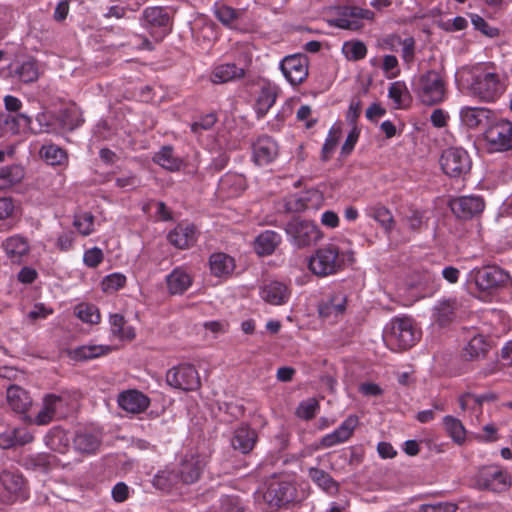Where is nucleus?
Instances as JSON below:
<instances>
[{"label": "nucleus", "instance_id": "4", "mask_svg": "<svg viewBox=\"0 0 512 512\" xmlns=\"http://www.w3.org/2000/svg\"><path fill=\"white\" fill-rule=\"evenodd\" d=\"M472 90L484 101H494L503 91L494 63H483L475 67Z\"/></svg>", "mask_w": 512, "mask_h": 512}, {"label": "nucleus", "instance_id": "40", "mask_svg": "<svg viewBox=\"0 0 512 512\" xmlns=\"http://www.w3.org/2000/svg\"><path fill=\"white\" fill-rule=\"evenodd\" d=\"M100 439L93 433L86 430L76 432L73 445L76 451L82 454H93L100 446Z\"/></svg>", "mask_w": 512, "mask_h": 512}, {"label": "nucleus", "instance_id": "46", "mask_svg": "<svg viewBox=\"0 0 512 512\" xmlns=\"http://www.w3.org/2000/svg\"><path fill=\"white\" fill-rule=\"evenodd\" d=\"M40 156L52 166L63 165L67 161V153L61 147L49 144L43 145L39 151Z\"/></svg>", "mask_w": 512, "mask_h": 512}, {"label": "nucleus", "instance_id": "33", "mask_svg": "<svg viewBox=\"0 0 512 512\" xmlns=\"http://www.w3.org/2000/svg\"><path fill=\"white\" fill-rule=\"evenodd\" d=\"M180 484L176 468L168 466L159 470L152 479L153 487L166 494L178 489Z\"/></svg>", "mask_w": 512, "mask_h": 512}, {"label": "nucleus", "instance_id": "44", "mask_svg": "<svg viewBox=\"0 0 512 512\" xmlns=\"http://www.w3.org/2000/svg\"><path fill=\"white\" fill-rule=\"evenodd\" d=\"M111 325V333L113 336L121 339L131 341L136 337L135 329L132 326H127L126 319L122 314H111L109 318Z\"/></svg>", "mask_w": 512, "mask_h": 512}, {"label": "nucleus", "instance_id": "27", "mask_svg": "<svg viewBox=\"0 0 512 512\" xmlns=\"http://www.w3.org/2000/svg\"><path fill=\"white\" fill-rule=\"evenodd\" d=\"M461 305L456 298L439 301L433 309L434 321L441 327L450 325L457 315Z\"/></svg>", "mask_w": 512, "mask_h": 512}, {"label": "nucleus", "instance_id": "54", "mask_svg": "<svg viewBox=\"0 0 512 512\" xmlns=\"http://www.w3.org/2000/svg\"><path fill=\"white\" fill-rule=\"evenodd\" d=\"M126 284V276L121 273H112L104 277L101 287L105 293H113L123 288Z\"/></svg>", "mask_w": 512, "mask_h": 512}, {"label": "nucleus", "instance_id": "45", "mask_svg": "<svg viewBox=\"0 0 512 512\" xmlns=\"http://www.w3.org/2000/svg\"><path fill=\"white\" fill-rule=\"evenodd\" d=\"M25 172L20 165L6 166L0 169V190H6L20 183Z\"/></svg>", "mask_w": 512, "mask_h": 512}, {"label": "nucleus", "instance_id": "19", "mask_svg": "<svg viewBox=\"0 0 512 512\" xmlns=\"http://www.w3.org/2000/svg\"><path fill=\"white\" fill-rule=\"evenodd\" d=\"M204 464L195 454L185 455L181 460L176 473L181 484L191 485L200 479Z\"/></svg>", "mask_w": 512, "mask_h": 512}, {"label": "nucleus", "instance_id": "16", "mask_svg": "<svg viewBox=\"0 0 512 512\" xmlns=\"http://www.w3.org/2000/svg\"><path fill=\"white\" fill-rule=\"evenodd\" d=\"M449 206L457 218L469 220L483 212L485 202L480 196H461L450 200Z\"/></svg>", "mask_w": 512, "mask_h": 512}, {"label": "nucleus", "instance_id": "3", "mask_svg": "<svg viewBox=\"0 0 512 512\" xmlns=\"http://www.w3.org/2000/svg\"><path fill=\"white\" fill-rule=\"evenodd\" d=\"M264 501L270 508H281L297 501V489L291 476L281 473L272 475L266 482Z\"/></svg>", "mask_w": 512, "mask_h": 512}, {"label": "nucleus", "instance_id": "6", "mask_svg": "<svg viewBox=\"0 0 512 512\" xmlns=\"http://www.w3.org/2000/svg\"><path fill=\"white\" fill-rule=\"evenodd\" d=\"M414 92L424 105L438 104L445 98L444 80L439 72L429 70L419 77Z\"/></svg>", "mask_w": 512, "mask_h": 512}, {"label": "nucleus", "instance_id": "7", "mask_svg": "<svg viewBox=\"0 0 512 512\" xmlns=\"http://www.w3.org/2000/svg\"><path fill=\"white\" fill-rule=\"evenodd\" d=\"M488 152H507L512 149V122L505 119L490 121L483 132Z\"/></svg>", "mask_w": 512, "mask_h": 512}, {"label": "nucleus", "instance_id": "18", "mask_svg": "<svg viewBox=\"0 0 512 512\" xmlns=\"http://www.w3.org/2000/svg\"><path fill=\"white\" fill-rule=\"evenodd\" d=\"M398 215L401 223L411 233H419L427 226L426 211L414 204L402 205L398 210Z\"/></svg>", "mask_w": 512, "mask_h": 512}, {"label": "nucleus", "instance_id": "53", "mask_svg": "<svg viewBox=\"0 0 512 512\" xmlns=\"http://www.w3.org/2000/svg\"><path fill=\"white\" fill-rule=\"evenodd\" d=\"M73 226L82 236H88L94 230V216L90 212L76 214L74 216Z\"/></svg>", "mask_w": 512, "mask_h": 512}, {"label": "nucleus", "instance_id": "57", "mask_svg": "<svg viewBox=\"0 0 512 512\" xmlns=\"http://www.w3.org/2000/svg\"><path fill=\"white\" fill-rule=\"evenodd\" d=\"M472 25L478 31H480L483 35L494 38L499 35V29L496 27L490 26L487 21L477 14L470 15Z\"/></svg>", "mask_w": 512, "mask_h": 512}, {"label": "nucleus", "instance_id": "47", "mask_svg": "<svg viewBox=\"0 0 512 512\" xmlns=\"http://www.w3.org/2000/svg\"><path fill=\"white\" fill-rule=\"evenodd\" d=\"M388 96L396 108H403L411 100L409 90L403 81L393 82L388 90Z\"/></svg>", "mask_w": 512, "mask_h": 512}, {"label": "nucleus", "instance_id": "15", "mask_svg": "<svg viewBox=\"0 0 512 512\" xmlns=\"http://www.w3.org/2000/svg\"><path fill=\"white\" fill-rule=\"evenodd\" d=\"M478 484L493 492H503L511 486V477L497 466H488L480 470Z\"/></svg>", "mask_w": 512, "mask_h": 512}, {"label": "nucleus", "instance_id": "22", "mask_svg": "<svg viewBox=\"0 0 512 512\" xmlns=\"http://www.w3.org/2000/svg\"><path fill=\"white\" fill-rule=\"evenodd\" d=\"M141 25L146 28L151 35L155 28L166 29L170 23V16L166 8L153 6L146 7L141 16Z\"/></svg>", "mask_w": 512, "mask_h": 512}, {"label": "nucleus", "instance_id": "58", "mask_svg": "<svg viewBox=\"0 0 512 512\" xmlns=\"http://www.w3.org/2000/svg\"><path fill=\"white\" fill-rule=\"evenodd\" d=\"M48 445L52 450L64 454L68 451L69 439L63 432H57L49 438Z\"/></svg>", "mask_w": 512, "mask_h": 512}, {"label": "nucleus", "instance_id": "5", "mask_svg": "<svg viewBox=\"0 0 512 512\" xmlns=\"http://www.w3.org/2000/svg\"><path fill=\"white\" fill-rule=\"evenodd\" d=\"M418 340L413 320L410 317L395 318L385 333V341L392 350H407L414 346Z\"/></svg>", "mask_w": 512, "mask_h": 512}, {"label": "nucleus", "instance_id": "56", "mask_svg": "<svg viewBox=\"0 0 512 512\" xmlns=\"http://www.w3.org/2000/svg\"><path fill=\"white\" fill-rule=\"evenodd\" d=\"M319 409V402L315 398H309L302 401L297 410L296 415L303 420H311L315 417Z\"/></svg>", "mask_w": 512, "mask_h": 512}, {"label": "nucleus", "instance_id": "51", "mask_svg": "<svg viewBox=\"0 0 512 512\" xmlns=\"http://www.w3.org/2000/svg\"><path fill=\"white\" fill-rule=\"evenodd\" d=\"M76 316L83 322L90 324H98L101 320L99 309L88 303H81L75 308Z\"/></svg>", "mask_w": 512, "mask_h": 512}, {"label": "nucleus", "instance_id": "28", "mask_svg": "<svg viewBox=\"0 0 512 512\" xmlns=\"http://www.w3.org/2000/svg\"><path fill=\"white\" fill-rule=\"evenodd\" d=\"M278 97V88L271 83H264L258 92L255 101V112L258 118H263L275 104Z\"/></svg>", "mask_w": 512, "mask_h": 512}, {"label": "nucleus", "instance_id": "61", "mask_svg": "<svg viewBox=\"0 0 512 512\" xmlns=\"http://www.w3.org/2000/svg\"><path fill=\"white\" fill-rule=\"evenodd\" d=\"M104 259L103 252L98 247H93L85 251L83 261L90 268H96Z\"/></svg>", "mask_w": 512, "mask_h": 512}, {"label": "nucleus", "instance_id": "25", "mask_svg": "<svg viewBox=\"0 0 512 512\" xmlns=\"http://www.w3.org/2000/svg\"><path fill=\"white\" fill-rule=\"evenodd\" d=\"M347 296L341 291L333 292L318 306V312L322 318H337L346 311Z\"/></svg>", "mask_w": 512, "mask_h": 512}, {"label": "nucleus", "instance_id": "37", "mask_svg": "<svg viewBox=\"0 0 512 512\" xmlns=\"http://www.w3.org/2000/svg\"><path fill=\"white\" fill-rule=\"evenodd\" d=\"M2 248L12 262H21L23 256L29 252V244L25 237L14 235L2 243Z\"/></svg>", "mask_w": 512, "mask_h": 512}, {"label": "nucleus", "instance_id": "13", "mask_svg": "<svg viewBox=\"0 0 512 512\" xmlns=\"http://www.w3.org/2000/svg\"><path fill=\"white\" fill-rule=\"evenodd\" d=\"M374 12L354 5L342 6L331 23L341 29L357 31L363 27V20H373Z\"/></svg>", "mask_w": 512, "mask_h": 512}, {"label": "nucleus", "instance_id": "14", "mask_svg": "<svg viewBox=\"0 0 512 512\" xmlns=\"http://www.w3.org/2000/svg\"><path fill=\"white\" fill-rule=\"evenodd\" d=\"M280 69L293 86L299 85L308 77L309 59L300 53L288 55L281 61Z\"/></svg>", "mask_w": 512, "mask_h": 512}, {"label": "nucleus", "instance_id": "9", "mask_svg": "<svg viewBox=\"0 0 512 512\" xmlns=\"http://www.w3.org/2000/svg\"><path fill=\"white\" fill-rule=\"evenodd\" d=\"M70 397L66 393L47 394L43 398V407L34 418L37 425H47L54 419L64 418L69 411Z\"/></svg>", "mask_w": 512, "mask_h": 512}, {"label": "nucleus", "instance_id": "8", "mask_svg": "<svg viewBox=\"0 0 512 512\" xmlns=\"http://www.w3.org/2000/svg\"><path fill=\"white\" fill-rule=\"evenodd\" d=\"M286 232L298 248L316 244L323 237L317 224L300 218H294L288 222Z\"/></svg>", "mask_w": 512, "mask_h": 512}, {"label": "nucleus", "instance_id": "20", "mask_svg": "<svg viewBox=\"0 0 512 512\" xmlns=\"http://www.w3.org/2000/svg\"><path fill=\"white\" fill-rule=\"evenodd\" d=\"M260 295L265 302L271 305H284L291 296V289L286 283L273 280L261 287Z\"/></svg>", "mask_w": 512, "mask_h": 512}, {"label": "nucleus", "instance_id": "31", "mask_svg": "<svg viewBox=\"0 0 512 512\" xmlns=\"http://www.w3.org/2000/svg\"><path fill=\"white\" fill-rule=\"evenodd\" d=\"M7 402L11 409L19 414H24L32 405L29 393L18 385H10L7 388Z\"/></svg>", "mask_w": 512, "mask_h": 512}, {"label": "nucleus", "instance_id": "38", "mask_svg": "<svg viewBox=\"0 0 512 512\" xmlns=\"http://www.w3.org/2000/svg\"><path fill=\"white\" fill-rule=\"evenodd\" d=\"M211 273L216 277H227L235 269V261L228 254L213 253L209 258Z\"/></svg>", "mask_w": 512, "mask_h": 512}, {"label": "nucleus", "instance_id": "1", "mask_svg": "<svg viewBox=\"0 0 512 512\" xmlns=\"http://www.w3.org/2000/svg\"><path fill=\"white\" fill-rule=\"evenodd\" d=\"M344 267L345 255L332 243L317 248L308 261V269L318 277L334 275Z\"/></svg>", "mask_w": 512, "mask_h": 512}, {"label": "nucleus", "instance_id": "62", "mask_svg": "<svg viewBox=\"0 0 512 512\" xmlns=\"http://www.w3.org/2000/svg\"><path fill=\"white\" fill-rule=\"evenodd\" d=\"M382 70L386 73L387 78H395L399 75L398 60L394 55H386L383 58Z\"/></svg>", "mask_w": 512, "mask_h": 512}, {"label": "nucleus", "instance_id": "64", "mask_svg": "<svg viewBox=\"0 0 512 512\" xmlns=\"http://www.w3.org/2000/svg\"><path fill=\"white\" fill-rule=\"evenodd\" d=\"M130 489L124 482L116 483L111 491L112 499L117 503H122L129 498Z\"/></svg>", "mask_w": 512, "mask_h": 512}, {"label": "nucleus", "instance_id": "52", "mask_svg": "<svg viewBox=\"0 0 512 512\" xmlns=\"http://www.w3.org/2000/svg\"><path fill=\"white\" fill-rule=\"evenodd\" d=\"M340 136H341L340 126L339 125L332 126L331 129L329 130L327 138L322 147L321 158L323 161H328L331 158V156L338 144Z\"/></svg>", "mask_w": 512, "mask_h": 512}, {"label": "nucleus", "instance_id": "42", "mask_svg": "<svg viewBox=\"0 0 512 512\" xmlns=\"http://www.w3.org/2000/svg\"><path fill=\"white\" fill-rule=\"evenodd\" d=\"M167 287L171 294H183L192 284L190 275L181 268H175L166 277Z\"/></svg>", "mask_w": 512, "mask_h": 512}, {"label": "nucleus", "instance_id": "41", "mask_svg": "<svg viewBox=\"0 0 512 512\" xmlns=\"http://www.w3.org/2000/svg\"><path fill=\"white\" fill-rule=\"evenodd\" d=\"M310 479L323 491L330 495H336L339 492V484L335 481L329 473L317 468L311 467L308 470Z\"/></svg>", "mask_w": 512, "mask_h": 512}, {"label": "nucleus", "instance_id": "59", "mask_svg": "<svg viewBox=\"0 0 512 512\" xmlns=\"http://www.w3.org/2000/svg\"><path fill=\"white\" fill-rule=\"evenodd\" d=\"M216 121L217 118L215 114H206L191 124V131L197 134L202 131L210 130L215 125Z\"/></svg>", "mask_w": 512, "mask_h": 512}, {"label": "nucleus", "instance_id": "32", "mask_svg": "<svg viewBox=\"0 0 512 512\" xmlns=\"http://www.w3.org/2000/svg\"><path fill=\"white\" fill-rule=\"evenodd\" d=\"M492 111L486 108L464 107L460 111L462 123L469 129H476L490 123Z\"/></svg>", "mask_w": 512, "mask_h": 512}, {"label": "nucleus", "instance_id": "39", "mask_svg": "<svg viewBox=\"0 0 512 512\" xmlns=\"http://www.w3.org/2000/svg\"><path fill=\"white\" fill-rule=\"evenodd\" d=\"M489 348L486 338L483 335H476L463 348L462 356L468 361L478 360L486 356Z\"/></svg>", "mask_w": 512, "mask_h": 512}, {"label": "nucleus", "instance_id": "48", "mask_svg": "<svg viewBox=\"0 0 512 512\" xmlns=\"http://www.w3.org/2000/svg\"><path fill=\"white\" fill-rule=\"evenodd\" d=\"M443 424L448 435L453 439L454 442L458 444L465 442L466 429L459 419L448 415L444 417Z\"/></svg>", "mask_w": 512, "mask_h": 512}, {"label": "nucleus", "instance_id": "49", "mask_svg": "<svg viewBox=\"0 0 512 512\" xmlns=\"http://www.w3.org/2000/svg\"><path fill=\"white\" fill-rule=\"evenodd\" d=\"M14 75L23 83H32L39 78V69L35 60L23 62L14 71Z\"/></svg>", "mask_w": 512, "mask_h": 512}, {"label": "nucleus", "instance_id": "21", "mask_svg": "<svg viewBox=\"0 0 512 512\" xmlns=\"http://www.w3.org/2000/svg\"><path fill=\"white\" fill-rule=\"evenodd\" d=\"M357 424V416L350 415L336 430L322 437L320 447L330 448L347 441L352 436Z\"/></svg>", "mask_w": 512, "mask_h": 512}, {"label": "nucleus", "instance_id": "34", "mask_svg": "<svg viewBox=\"0 0 512 512\" xmlns=\"http://www.w3.org/2000/svg\"><path fill=\"white\" fill-rule=\"evenodd\" d=\"M245 76V69L234 63H225L216 66L211 73V81L215 84L227 83L242 79Z\"/></svg>", "mask_w": 512, "mask_h": 512}, {"label": "nucleus", "instance_id": "55", "mask_svg": "<svg viewBox=\"0 0 512 512\" xmlns=\"http://www.w3.org/2000/svg\"><path fill=\"white\" fill-rule=\"evenodd\" d=\"M343 51L349 60L358 61L367 54L366 45L361 41L346 42Z\"/></svg>", "mask_w": 512, "mask_h": 512}, {"label": "nucleus", "instance_id": "23", "mask_svg": "<svg viewBox=\"0 0 512 512\" xmlns=\"http://www.w3.org/2000/svg\"><path fill=\"white\" fill-rule=\"evenodd\" d=\"M257 441V432L248 424H241L234 430L231 443L235 450L243 454H249L254 449Z\"/></svg>", "mask_w": 512, "mask_h": 512}, {"label": "nucleus", "instance_id": "43", "mask_svg": "<svg viewBox=\"0 0 512 512\" xmlns=\"http://www.w3.org/2000/svg\"><path fill=\"white\" fill-rule=\"evenodd\" d=\"M153 162L171 172L179 171L182 166V160L174 155V150L171 146H163L153 156Z\"/></svg>", "mask_w": 512, "mask_h": 512}, {"label": "nucleus", "instance_id": "10", "mask_svg": "<svg viewBox=\"0 0 512 512\" xmlns=\"http://www.w3.org/2000/svg\"><path fill=\"white\" fill-rule=\"evenodd\" d=\"M440 165L446 175L460 177L470 171L472 162L466 150L459 147H450L442 152Z\"/></svg>", "mask_w": 512, "mask_h": 512}, {"label": "nucleus", "instance_id": "26", "mask_svg": "<svg viewBox=\"0 0 512 512\" xmlns=\"http://www.w3.org/2000/svg\"><path fill=\"white\" fill-rule=\"evenodd\" d=\"M118 404L127 412L139 414L149 407L150 399L140 391L128 390L119 395Z\"/></svg>", "mask_w": 512, "mask_h": 512}, {"label": "nucleus", "instance_id": "12", "mask_svg": "<svg viewBox=\"0 0 512 512\" xmlns=\"http://www.w3.org/2000/svg\"><path fill=\"white\" fill-rule=\"evenodd\" d=\"M0 484L5 492L7 503H13L17 499L28 498L27 480L20 470L16 468L4 469L0 472Z\"/></svg>", "mask_w": 512, "mask_h": 512}, {"label": "nucleus", "instance_id": "63", "mask_svg": "<svg viewBox=\"0 0 512 512\" xmlns=\"http://www.w3.org/2000/svg\"><path fill=\"white\" fill-rule=\"evenodd\" d=\"M457 505L450 502H440L437 504H424L420 507V512H456Z\"/></svg>", "mask_w": 512, "mask_h": 512}, {"label": "nucleus", "instance_id": "24", "mask_svg": "<svg viewBox=\"0 0 512 512\" xmlns=\"http://www.w3.org/2000/svg\"><path fill=\"white\" fill-rule=\"evenodd\" d=\"M31 118L23 113L2 114L0 116V129L3 134L19 135L32 130Z\"/></svg>", "mask_w": 512, "mask_h": 512}, {"label": "nucleus", "instance_id": "30", "mask_svg": "<svg viewBox=\"0 0 512 512\" xmlns=\"http://www.w3.org/2000/svg\"><path fill=\"white\" fill-rule=\"evenodd\" d=\"M112 351L113 347L109 345L87 344L72 349L69 356L72 360L84 362L106 356Z\"/></svg>", "mask_w": 512, "mask_h": 512}, {"label": "nucleus", "instance_id": "36", "mask_svg": "<svg viewBox=\"0 0 512 512\" xmlns=\"http://www.w3.org/2000/svg\"><path fill=\"white\" fill-rule=\"evenodd\" d=\"M367 215L373 218L387 235H390L396 226L392 212L382 203H376L368 207Z\"/></svg>", "mask_w": 512, "mask_h": 512}, {"label": "nucleus", "instance_id": "35", "mask_svg": "<svg viewBox=\"0 0 512 512\" xmlns=\"http://www.w3.org/2000/svg\"><path fill=\"white\" fill-rule=\"evenodd\" d=\"M281 241V236L277 232L266 230L256 237L254 250L259 256H269L275 252Z\"/></svg>", "mask_w": 512, "mask_h": 512}, {"label": "nucleus", "instance_id": "11", "mask_svg": "<svg viewBox=\"0 0 512 512\" xmlns=\"http://www.w3.org/2000/svg\"><path fill=\"white\" fill-rule=\"evenodd\" d=\"M169 386L186 392L200 388L201 380L198 371L192 364H180L169 369L166 373Z\"/></svg>", "mask_w": 512, "mask_h": 512}, {"label": "nucleus", "instance_id": "50", "mask_svg": "<svg viewBox=\"0 0 512 512\" xmlns=\"http://www.w3.org/2000/svg\"><path fill=\"white\" fill-rule=\"evenodd\" d=\"M215 17L225 26L233 27L236 20L242 15V11L227 5H216L214 9Z\"/></svg>", "mask_w": 512, "mask_h": 512}, {"label": "nucleus", "instance_id": "60", "mask_svg": "<svg viewBox=\"0 0 512 512\" xmlns=\"http://www.w3.org/2000/svg\"><path fill=\"white\" fill-rule=\"evenodd\" d=\"M243 182L244 179L239 175L226 174L220 181V188L226 190L228 187L235 185L236 188L230 192V195H236L243 190Z\"/></svg>", "mask_w": 512, "mask_h": 512}, {"label": "nucleus", "instance_id": "17", "mask_svg": "<svg viewBox=\"0 0 512 512\" xmlns=\"http://www.w3.org/2000/svg\"><path fill=\"white\" fill-rule=\"evenodd\" d=\"M253 161L258 166L272 163L279 154L276 141L267 135L260 136L252 145Z\"/></svg>", "mask_w": 512, "mask_h": 512}, {"label": "nucleus", "instance_id": "2", "mask_svg": "<svg viewBox=\"0 0 512 512\" xmlns=\"http://www.w3.org/2000/svg\"><path fill=\"white\" fill-rule=\"evenodd\" d=\"M469 279L479 292L486 294H494L512 284L509 272L496 264L473 268L469 272Z\"/></svg>", "mask_w": 512, "mask_h": 512}, {"label": "nucleus", "instance_id": "29", "mask_svg": "<svg viewBox=\"0 0 512 512\" xmlns=\"http://www.w3.org/2000/svg\"><path fill=\"white\" fill-rule=\"evenodd\" d=\"M168 241L178 249H186L196 242V229L193 225L178 224L167 235Z\"/></svg>", "mask_w": 512, "mask_h": 512}]
</instances>
